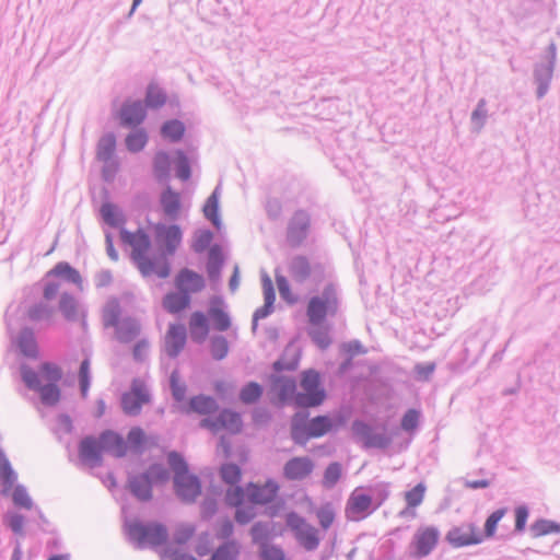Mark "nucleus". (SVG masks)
Masks as SVG:
<instances>
[{"label": "nucleus", "mask_w": 560, "mask_h": 560, "mask_svg": "<svg viewBox=\"0 0 560 560\" xmlns=\"http://www.w3.org/2000/svg\"><path fill=\"white\" fill-rule=\"evenodd\" d=\"M120 238L129 247L130 258L143 277L165 279L170 276L168 259L153 248L151 236L144 229L139 228L133 232L121 229Z\"/></svg>", "instance_id": "1"}, {"label": "nucleus", "mask_w": 560, "mask_h": 560, "mask_svg": "<svg viewBox=\"0 0 560 560\" xmlns=\"http://www.w3.org/2000/svg\"><path fill=\"white\" fill-rule=\"evenodd\" d=\"M387 499V492L382 491L376 500L371 488L357 487L349 495L345 514L349 521L359 522L371 515Z\"/></svg>", "instance_id": "2"}, {"label": "nucleus", "mask_w": 560, "mask_h": 560, "mask_svg": "<svg viewBox=\"0 0 560 560\" xmlns=\"http://www.w3.org/2000/svg\"><path fill=\"white\" fill-rule=\"evenodd\" d=\"M168 464L174 471L176 494L185 502H192L201 492L198 478L188 471V466L177 453L168 455Z\"/></svg>", "instance_id": "3"}, {"label": "nucleus", "mask_w": 560, "mask_h": 560, "mask_svg": "<svg viewBox=\"0 0 560 560\" xmlns=\"http://www.w3.org/2000/svg\"><path fill=\"white\" fill-rule=\"evenodd\" d=\"M338 311V294L336 287L328 283L320 294L314 295L307 303L306 314L313 325L324 323L328 315H335Z\"/></svg>", "instance_id": "4"}, {"label": "nucleus", "mask_w": 560, "mask_h": 560, "mask_svg": "<svg viewBox=\"0 0 560 560\" xmlns=\"http://www.w3.org/2000/svg\"><path fill=\"white\" fill-rule=\"evenodd\" d=\"M128 537L140 548L158 547L167 540L166 528L159 523L144 524L139 521H132L126 524Z\"/></svg>", "instance_id": "5"}, {"label": "nucleus", "mask_w": 560, "mask_h": 560, "mask_svg": "<svg viewBox=\"0 0 560 560\" xmlns=\"http://www.w3.org/2000/svg\"><path fill=\"white\" fill-rule=\"evenodd\" d=\"M301 390L294 396L298 407H317L326 398L325 389L320 386L319 373L314 370L304 371L300 382Z\"/></svg>", "instance_id": "6"}, {"label": "nucleus", "mask_w": 560, "mask_h": 560, "mask_svg": "<svg viewBox=\"0 0 560 560\" xmlns=\"http://www.w3.org/2000/svg\"><path fill=\"white\" fill-rule=\"evenodd\" d=\"M48 279L43 290V296L45 300H52L60 290V283L54 279L60 278L68 282L75 284L79 289H82V277L80 272L71 267L68 262L60 261L52 269L46 273Z\"/></svg>", "instance_id": "7"}, {"label": "nucleus", "mask_w": 560, "mask_h": 560, "mask_svg": "<svg viewBox=\"0 0 560 560\" xmlns=\"http://www.w3.org/2000/svg\"><path fill=\"white\" fill-rule=\"evenodd\" d=\"M288 527L293 532L298 542L306 550H315L320 542V537L316 527L306 522L295 512H290L285 516Z\"/></svg>", "instance_id": "8"}, {"label": "nucleus", "mask_w": 560, "mask_h": 560, "mask_svg": "<svg viewBox=\"0 0 560 560\" xmlns=\"http://www.w3.org/2000/svg\"><path fill=\"white\" fill-rule=\"evenodd\" d=\"M155 242L158 245V254L168 256L175 254L182 244L183 232L177 224L156 223L153 226Z\"/></svg>", "instance_id": "9"}, {"label": "nucleus", "mask_w": 560, "mask_h": 560, "mask_svg": "<svg viewBox=\"0 0 560 560\" xmlns=\"http://www.w3.org/2000/svg\"><path fill=\"white\" fill-rule=\"evenodd\" d=\"M21 376L30 389H35L39 393L40 400L44 405L55 406L59 402L61 392L58 383L40 385L38 374L26 365L21 368Z\"/></svg>", "instance_id": "10"}, {"label": "nucleus", "mask_w": 560, "mask_h": 560, "mask_svg": "<svg viewBox=\"0 0 560 560\" xmlns=\"http://www.w3.org/2000/svg\"><path fill=\"white\" fill-rule=\"evenodd\" d=\"M150 400L151 396L144 381L135 378L131 382L130 389L121 396V408L125 413L137 416L140 413L142 406L148 405Z\"/></svg>", "instance_id": "11"}, {"label": "nucleus", "mask_w": 560, "mask_h": 560, "mask_svg": "<svg viewBox=\"0 0 560 560\" xmlns=\"http://www.w3.org/2000/svg\"><path fill=\"white\" fill-rule=\"evenodd\" d=\"M440 532L434 526H421L413 534L410 542V556L416 559L429 556L436 547Z\"/></svg>", "instance_id": "12"}, {"label": "nucleus", "mask_w": 560, "mask_h": 560, "mask_svg": "<svg viewBox=\"0 0 560 560\" xmlns=\"http://www.w3.org/2000/svg\"><path fill=\"white\" fill-rule=\"evenodd\" d=\"M200 427L213 433L225 430L231 434H237L242 431L243 422L240 413L230 409H223L215 418H203L200 421Z\"/></svg>", "instance_id": "13"}, {"label": "nucleus", "mask_w": 560, "mask_h": 560, "mask_svg": "<svg viewBox=\"0 0 560 560\" xmlns=\"http://www.w3.org/2000/svg\"><path fill=\"white\" fill-rule=\"evenodd\" d=\"M222 481L230 486L225 494V501L230 505H238L244 500V489L238 486L242 470L236 464H224L220 468Z\"/></svg>", "instance_id": "14"}, {"label": "nucleus", "mask_w": 560, "mask_h": 560, "mask_svg": "<svg viewBox=\"0 0 560 560\" xmlns=\"http://www.w3.org/2000/svg\"><path fill=\"white\" fill-rule=\"evenodd\" d=\"M445 538L451 546L462 548L482 542L483 535L475 524L464 523L451 528Z\"/></svg>", "instance_id": "15"}, {"label": "nucleus", "mask_w": 560, "mask_h": 560, "mask_svg": "<svg viewBox=\"0 0 560 560\" xmlns=\"http://www.w3.org/2000/svg\"><path fill=\"white\" fill-rule=\"evenodd\" d=\"M315 470V463L308 456H294L285 462L282 475L290 481H302L310 478Z\"/></svg>", "instance_id": "16"}, {"label": "nucleus", "mask_w": 560, "mask_h": 560, "mask_svg": "<svg viewBox=\"0 0 560 560\" xmlns=\"http://www.w3.org/2000/svg\"><path fill=\"white\" fill-rule=\"evenodd\" d=\"M207 316L210 326L214 331L224 332L231 329L232 319L226 310V305L221 298H212L209 302Z\"/></svg>", "instance_id": "17"}, {"label": "nucleus", "mask_w": 560, "mask_h": 560, "mask_svg": "<svg viewBox=\"0 0 560 560\" xmlns=\"http://www.w3.org/2000/svg\"><path fill=\"white\" fill-rule=\"evenodd\" d=\"M187 329L183 324L172 323L164 336V351L171 358H176L185 348Z\"/></svg>", "instance_id": "18"}, {"label": "nucleus", "mask_w": 560, "mask_h": 560, "mask_svg": "<svg viewBox=\"0 0 560 560\" xmlns=\"http://www.w3.org/2000/svg\"><path fill=\"white\" fill-rule=\"evenodd\" d=\"M279 491V485L273 480H267L264 485L249 482L244 489V497L254 504H267L273 501Z\"/></svg>", "instance_id": "19"}, {"label": "nucleus", "mask_w": 560, "mask_h": 560, "mask_svg": "<svg viewBox=\"0 0 560 560\" xmlns=\"http://www.w3.org/2000/svg\"><path fill=\"white\" fill-rule=\"evenodd\" d=\"M174 283L177 290L183 291L188 295L201 292L206 287V281L202 275L188 268H183L177 272Z\"/></svg>", "instance_id": "20"}, {"label": "nucleus", "mask_w": 560, "mask_h": 560, "mask_svg": "<svg viewBox=\"0 0 560 560\" xmlns=\"http://www.w3.org/2000/svg\"><path fill=\"white\" fill-rule=\"evenodd\" d=\"M210 322L207 314L202 311H194L188 318V331L194 342H205L210 334Z\"/></svg>", "instance_id": "21"}, {"label": "nucleus", "mask_w": 560, "mask_h": 560, "mask_svg": "<svg viewBox=\"0 0 560 560\" xmlns=\"http://www.w3.org/2000/svg\"><path fill=\"white\" fill-rule=\"evenodd\" d=\"M191 298L183 291H171L162 299L163 308L170 314H179L190 306Z\"/></svg>", "instance_id": "22"}, {"label": "nucleus", "mask_w": 560, "mask_h": 560, "mask_svg": "<svg viewBox=\"0 0 560 560\" xmlns=\"http://www.w3.org/2000/svg\"><path fill=\"white\" fill-rule=\"evenodd\" d=\"M218 410L217 401L206 395H197L190 398L187 406L183 407L185 413H198L200 416H209Z\"/></svg>", "instance_id": "23"}, {"label": "nucleus", "mask_w": 560, "mask_h": 560, "mask_svg": "<svg viewBox=\"0 0 560 560\" xmlns=\"http://www.w3.org/2000/svg\"><path fill=\"white\" fill-rule=\"evenodd\" d=\"M103 444L93 438L84 439L80 444V458L83 463L95 466L100 463Z\"/></svg>", "instance_id": "24"}, {"label": "nucleus", "mask_w": 560, "mask_h": 560, "mask_svg": "<svg viewBox=\"0 0 560 560\" xmlns=\"http://www.w3.org/2000/svg\"><path fill=\"white\" fill-rule=\"evenodd\" d=\"M144 117L145 110L141 102H128L120 110L121 124L128 127L141 124Z\"/></svg>", "instance_id": "25"}, {"label": "nucleus", "mask_w": 560, "mask_h": 560, "mask_svg": "<svg viewBox=\"0 0 560 560\" xmlns=\"http://www.w3.org/2000/svg\"><path fill=\"white\" fill-rule=\"evenodd\" d=\"M58 307L67 320L73 322L80 317H84V313L82 312L78 300L70 293L65 292L61 294Z\"/></svg>", "instance_id": "26"}, {"label": "nucleus", "mask_w": 560, "mask_h": 560, "mask_svg": "<svg viewBox=\"0 0 560 560\" xmlns=\"http://www.w3.org/2000/svg\"><path fill=\"white\" fill-rule=\"evenodd\" d=\"M296 384L292 378L279 376L275 377L271 385V390L281 402L292 399L294 401Z\"/></svg>", "instance_id": "27"}, {"label": "nucleus", "mask_w": 560, "mask_h": 560, "mask_svg": "<svg viewBox=\"0 0 560 560\" xmlns=\"http://www.w3.org/2000/svg\"><path fill=\"white\" fill-rule=\"evenodd\" d=\"M308 226V218L304 212H298L289 226L288 238L293 244H299L305 235Z\"/></svg>", "instance_id": "28"}, {"label": "nucleus", "mask_w": 560, "mask_h": 560, "mask_svg": "<svg viewBox=\"0 0 560 560\" xmlns=\"http://www.w3.org/2000/svg\"><path fill=\"white\" fill-rule=\"evenodd\" d=\"M18 477L14 472L9 459L0 448V483L2 486V492L8 494L16 481Z\"/></svg>", "instance_id": "29"}, {"label": "nucleus", "mask_w": 560, "mask_h": 560, "mask_svg": "<svg viewBox=\"0 0 560 560\" xmlns=\"http://www.w3.org/2000/svg\"><path fill=\"white\" fill-rule=\"evenodd\" d=\"M161 205L166 217L177 218L180 210V197L178 192L167 188L161 196Z\"/></svg>", "instance_id": "30"}, {"label": "nucleus", "mask_w": 560, "mask_h": 560, "mask_svg": "<svg viewBox=\"0 0 560 560\" xmlns=\"http://www.w3.org/2000/svg\"><path fill=\"white\" fill-rule=\"evenodd\" d=\"M427 492V486L423 482L417 483L412 489L408 490L404 494L406 502V510L401 514H406L409 510H415L422 504Z\"/></svg>", "instance_id": "31"}, {"label": "nucleus", "mask_w": 560, "mask_h": 560, "mask_svg": "<svg viewBox=\"0 0 560 560\" xmlns=\"http://www.w3.org/2000/svg\"><path fill=\"white\" fill-rule=\"evenodd\" d=\"M101 443L103 444V448L112 452L114 456L120 457L126 453L124 439L114 432L102 434Z\"/></svg>", "instance_id": "32"}, {"label": "nucleus", "mask_w": 560, "mask_h": 560, "mask_svg": "<svg viewBox=\"0 0 560 560\" xmlns=\"http://www.w3.org/2000/svg\"><path fill=\"white\" fill-rule=\"evenodd\" d=\"M311 265L303 256H296L290 264V273L294 281L304 282L311 276Z\"/></svg>", "instance_id": "33"}, {"label": "nucleus", "mask_w": 560, "mask_h": 560, "mask_svg": "<svg viewBox=\"0 0 560 560\" xmlns=\"http://www.w3.org/2000/svg\"><path fill=\"white\" fill-rule=\"evenodd\" d=\"M307 423L304 415L296 413L292 418L291 436L296 443L304 444L310 440Z\"/></svg>", "instance_id": "34"}, {"label": "nucleus", "mask_w": 560, "mask_h": 560, "mask_svg": "<svg viewBox=\"0 0 560 560\" xmlns=\"http://www.w3.org/2000/svg\"><path fill=\"white\" fill-rule=\"evenodd\" d=\"M310 439L320 438L332 429V421L327 416H318L307 423Z\"/></svg>", "instance_id": "35"}, {"label": "nucleus", "mask_w": 560, "mask_h": 560, "mask_svg": "<svg viewBox=\"0 0 560 560\" xmlns=\"http://www.w3.org/2000/svg\"><path fill=\"white\" fill-rule=\"evenodd\" d=\"M241 547L235 540H229L219 546L211 556V560H237Z\"/></svg>", "instance_id": "36"}, {"label": "nucleus", "mask_w": 560, "mask_h": 560, "mask_svg": "<svg viewBox=\"0 0 560 560\" xmlns=\"http://www.w3.org/2000/svg\"><path fill=\"white\" fill-rule=\"evenodd\" d=\"M203 214L207 219H209L215 228H220L221 221L219 217V189H214V191L209 196L205 206H203Z\"/></svg>", "instance_id": "37"}, {"label": "nucleus", "mask_w": 560, "mask_h": 560, "mask_svg": "<svg viewBox=\"0 0 560 560\" xmlns=\"http://www.w3.org/2000/svg\"><path fill=\"white\" fill-rule=\"evenodd\" d=\"M132 493L141 500H148L151 498V487L148 476L141 475L135 477L129 482Z\"/></svg>", "instance_id": "38"}, {"label": "nucleus", "mask_w": 560, "mask_h": 560, "mask_svg": "<svg viewBox=\"0 0 560 560\" xmlns=\"http://www.w3.org/2000/svg\"><path fill=\"white\" fill-rule=\"evenodd\" d=\"M342 476V466L337 463H330L323 474L322 486L325 489L334 488Z\"/></svg>", "instance_id": "39"}, {"label": "nucleus", "mask_w": 560, "mask_h": 560, "mask_svg": "<svg viewBox=\"0 0 560 560\" xmlns=\"http://www.w3.org/2000/svg\"><path fill=\"white\" fill-rule=\"evenodd\" d=\"M20 350L27 357L35 358L37 355V343L33 331L25 329L18 339Z\"/></svg>", "instance_id": "40"}, {"label": "nucleus", "mask_w": 560, "mask_h": 560, "mask_svg": "<svg viewBox=\"0 0 560 560\" xmlns=\"http://www.w3.org/2000/svg\"><path fill=\"white\" fill-rule=\"evenodd\" d=\"M103 220L110 226H120L124 223V218L119 209L112 205L105 203L101 208Z\"/></svg>", "instance_id": "41"}, {"label": "nucleus", "mask_w": 560, "mask_h": 560, "mask_svg": "<svg viewBox=\"0 0 560 560\" xmlns=\"http://www.w3.org/2000/svg\"><path fill=\"white\" fill-rule=\"evenodd\" d=\"M185 127L183 122L178 120L166 121L162 127V136L173 142L182 139L184 136Z\"/></svg>", "instance_id": "42"}, {"label": "nucleus", "mask_w": 560, "mask_h": 560, "mask_svg": "<svg viewBox=\"0 0 560 560\" xmlns=\"http://www.w3.org/2000/svg\"><path fill=\"white\" fill-rule=\"evenodd\" d=\"M39 375L47 383H58L62 377V371L55 363L44 362L39 365Z\"/></svg>", "instance_id": "43"}, {"label": "nucleus", "mask_w": 560, "mask_h": 560, "mask_svg": "<svg viewBox=\"0 0 560 560\" xmlns=\"http://www.w3.org/2000/svg\"><path fill=\"white\" fill-rule=\"evenodd\" d=\"M316 517L318 520L320 527L324 530H327L328 528L331 527V525L335 522V518H336L335 509L332 508V505L330 503L324 504L316 511Z\"/></svg>", "instance_id": "44"}, {"label": "nucleus", "mask_w": 560, "mask_h": 560, "mask_svg": "<svg viewBox=\"0 0 560 560\" xmlns=\"http://www.w3.org/2000/svg\"><path fill=\"white\" fill-rule=\"evenodd\" d=\"M116 147V139L113 135L104 136L97 145V158L107 161L112 158Z\"/></svg>", "instance_id": "45"}, {"label": "nucleus", "mask_w": 560, "mask_h": 560, "mask_svg": "<svg viewBox=\"0 0 560 560\" xmlns=\"http://www.w3.org/2000/svg\"><path fill=\"white\" fill-rule=\"evenodd\" d=\"M140 332V325L135 320H126L117 330V338L121 342H129Z\"/></svg>", "instance_id": "46"}, {"label": "nucleus", "mask_w": 560, "mask_h": 560, "mask_svg": "<svg viewBox=\"0 0 560 560\" xmlns=\"http://www.w3.org/2000/svg\"><path fill=\"white\" fill-rule=\"evenodd\" d=\"M210 352L213 359L222 360L228 355L229 343L225 337L215 336L210 341Z\"/></svg>", "instance_id": "47"}, {"label": "nucleus", "mask_w": 560, "mask_h": 560, "mask_svg": "<svg viewBox=\"0 0 560 560\" xmlns=\"http://www.w3.org/2000/svg\"><path fill=\"white\" fill-rule=\"evenodd\" d=\"M148 142V136L143 130H136L126 138V145L129 151H141Z\"/></svg>", "instance_id": "48"}, {"label": "nucleus", "mask_w": 560, "mask_h": 560, "mask_svg": "<svg viewBox=\"0 0 560 560\" xmlns=\"http://www.w3.org/2000/svg\"><path fill=\"white\" fill-rule=\"evenodd\" d=\"M532 532L535 537L560 533V525L551 521L539 520L532 525Z\"/></svg>", "instance_id": "49"}, {"label": "nucleus", "mask_w": 560, "mask_h": 560, "mask_svg": "<svg viewBox=\"0 0 560 560\" xmlns=\"http://www.w3.org/2000/svg\"><path fill=\"white\" fill-rule=\"evenodd\" d=\"M261 394V386L255 382H252L242 388L240 398L244 404H253L260 398Z\"/></svg>", "instance_id": "50"}, {"label": "nucleus", "mask_w": 560, "mask_h": 560, "mask_svg": "<svg viewBox=\"0 0 560 560\" xmlns=\"http://www.w3.org/2000/svg\"><path fill=\"white\" fill-rule=\"evenodd\" d=\"M165 102H166V95L164 94V92L161 89H159L155 85H150L148 88V92H147V96H145V104L149 107L159 108V107L163 106L165 104Z\"/></svg>", "instance_id": "51"}, {"label": "nucleus", "mask_w": 560, "mask_h": 560, "mask_svg": "<svg viewBox=\"0 0 560 560\" xmlns=\"http://www.w3.org/2000/svg\"><path fill=\"white\" fill-rule=\"evenodd\" d=\"M170 156L165 152H159L154 156V173L159 178L167 176L170 171Z\"/></svg>", "instance_id": "52"}, {"label": "nucleus", "mask_w": 560, "mask_h": 560, "mask_svg": "<svg viewBox=\"0 0 560 560\" xmlns=\"http://www.w3.org/2000/svg\"><path fill=\"white\" fill-rule=\"evenodd\" d=\"M143 475L148 476L151 485H161L168 480V472L161 465H152Z\"/></svg>", "instance_id": "53"}, {"label": "nucleus", "mask_w": 560, "mask_h": 560, "mask_svg": "<svg viewBox=\"0 0 560 560\" xmlns=\"http://www.w3.org/2000/svg\"><path fill=\"white\" fill-rule=\"evenodd\" d=\"M506 514V509H499L491 513L485 523V536L490 538L494 536L498 523Z\"/></svg>", "instance_id": "54"}, {"label": "nucleus", "mask_w": 560, "mask_h": 560, "mask_svg": "<svg viewBox=\"0 0 560 560\" xmlns=\"http://www.w3.org/2000/svg\"><path fill=\"white\" fill-rule=\"evenodd\" d=\"M171 389L172 395L175 400L183 401L186 396V385L180 381L179 374L177 371H174L171 374Z\"/></svg>", "instance_id": "55"}, {"label": "nucleus", "mask_w": 560, "mask_h": 560, "mask_svg": "<svg viewBox=\"0 0 560 560\" xmlns=\"http://www.w3.org/2000/svg\"><path fill=\"white\" fill-rule=\"evenodd\" d=\"M12 500L15 505L24 509H32V500L26 491V489L22 486H16L12 489Z\"/></svg>", "instance_id": "56"}, {"label": "nucleus", "mask_w": 560, "mask_h": 560, "mask_svg": "<svg viewBox=\"0 0 560 560\" xmlns=\"http://www.w3.org/2000/svg\"><path fill=\"white\" fill-rule=\"evenodd\" d=\"M242 503L243 501L238 505H235L237 508L235 512V520L238 524L244 525L254 520L256 516V510L252 505H243Z\"/></svg>", "instance_id": "57"}, {"label": "nucleus", "mask_w": 560, "mask_h": 560, "mask_svg": "<svg viewBox=\"0 0 560 560\" xmlns=\"http://www.w3.org/2000/svg\"><path fill=\"white\" fill-rule=\"evenodd\" d=\"M176 158L177 176L182 180H187L190 177L189 161L183 151H177Z\"/></svg>", "instance_id": "58"}, {"label": "nucleus", "mask_w": 560, "mask_h": 560, "mask_svg": "<svg viewBox=\"0 0 560 560\" xmlns=\"http://www.w3.org/2000/svg\"><path fill=\"white\" fill-rule=\"evenodd\" d=\"M277 287L279 290V293L281 298L287 301L290 304H293L296 302V298L292 293L289 282L283 276H277L276 277Z\"/></svg>", "instance_id": "59"}, {"label": "nucleus", "mask_w": 560, "mask_h": 560, "mask_svg": "<svg viewBox=\"0 0 560 560\" xmlns=\"http://www.w3.org/2000/svg\"><path fill=\"white\" fill-rule=\"evenodd\" d=\"M260 556L262 560H283V551L276 546L262 544Z\"/></svg>", "instance_id": "60"}, {"label": "nucleus", "mask_w": 560, "mask_h": 560, "mask_svg": "<svg viewBox=\"0 0 560 560\" xmlns=\"http://www.w3.org/2000/svg\"><path fill=\"white\" fill-rule=\"evenodd\" d=\"M119 317V305L117 302H110L104 311V323L106 326H116Z\"/></svg>", "instance_id": "61"}, {"label": "nucleus", "mask_w": 560, "mask_h": 560, "mask_svg": "<svg viewBox=\"0 0 560 560\" xmlns=\"http://www.w3.org/2000/svg\"><path fill=\"white\" fill-rule=\"evenodd\" d=\"M419 421V412L415 409L408 410L401 419V428L405 431H412L417 428Z\"/></svg>", "instance_id": "62"}, {"label": "nucleus", "mask_w": 560, "mask_h": 560, "mask_svg": "<svg viewBox=\"0 0 560 560\" xmlns=\"http://www.w3.org/2000/svg\"><path fill=\"white\" fill-rule=\"evenodd\" d=\"M194 533L195 529L190 525L179 526L175 533L174 540L178 545L185 544L192 537Z\"/></svg>", "instance_id": "63"}, {"label": "nucleus", "mask_w": 560, "mask_h": 560, "mask_svg": "<svg viewBox=\"0 0 560 560\" xmlns=\"http://www.w3.org/2000/svg\"><path fill=\"white\" fill-rule=\"evenodd\" d=\"M50 313H51V310L48 306L38 304L28 310L27 316L32 320H38L44 317H48L50 315Z\"/></svg>", "instance_id": "64"}]
</instances>
